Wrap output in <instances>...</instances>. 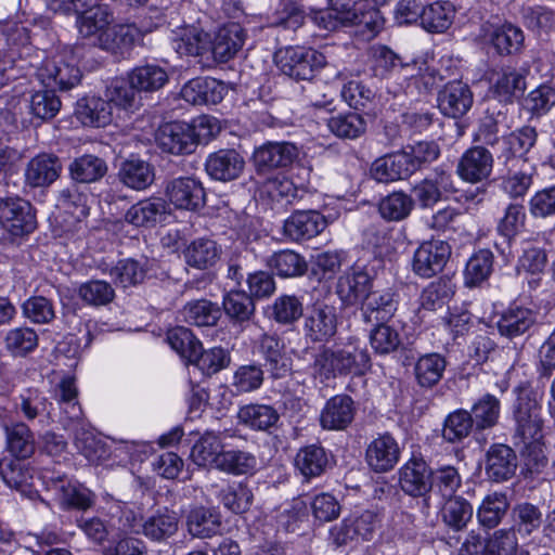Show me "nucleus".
Segmentation results:
<instances>
[{"mask_svg":"<svg viewBox=\"0 0 555 555\" xmlns=\"http://www.w3.org/2000/svg\"><path fill=\"white\" fill-rule=\"evenodd\" d=\"M331 8L315 13V23L327 30L357 26L367 39L375 37L384 27L378 9L367 7L364 0H330Z\"/></svg>","mask_w":555,"mask_h":555,"instance_id":"nucleus-1","label":"nucleus"},{"mask_svg":"<svg viewBox=\"0 0 555 555\" xmlns=\"http://www.w3.org/2000/svg\"><path fill=\"white\" fill-rule=\"evenodd\" d=\"M371 367L367 350L354 344L341 348H323L315 356L312 365L313 375L321 382L335 378L338 375H362Z\"/></svg>","mask_w":555,"mask_h":555,"instance_id":"nucleus-2","label":"nucleus"},{"mask_svg":"<svg viewBox=\"0 0 555 555\" xmlns=\"http://www.w3.org/2000/svg\"><path fill=\"white\" fill-rule=\"evenodd\" d=\"M281 70L297 80L312 78L313 72L325 65V56L311 48L288 47L276 55Z\"/></svg>","mask_w":555,"mask_h":555,"instance_id":"nucleus-3","label":"nucleus"},{"mask_svg":"<svg viewBox=\"0 0 555 555\" xmlns=\"http://www.w3.org/2000/svg\"><path fill=\"white\" fill-rule=\"evenodd\" d=\"M0 223L12 236L29 234L37 227L35 209L18 196L0 198Z\"/></svg>","mask_w":555,"mask_h":555,"instance_id":"nucleus-4","label":"nucleus"},{"mask_svg":"<svg viewBox=\"0 0 555 555\" xmlns=\"http://www.w3.org/2000/svg\"><path fill=\"white\" fill-rule=\"evenodd\" d=\"M450 256L451 246L446 241H424L414 251L412 271L420 278L430 279L443 270Z\"/></svg>","mask_w":555,"mask_h":555,"instance_id":"nucleus-5","label":"nucleus"},{"mask_svg":"<svg viewBox=\"0 0 555 555\" xmlns=\"http://www.w3.org/2000/svg\"><path fill=\"white\" fill-rule=\"evenodd\" d=\"M156 27L157 24L140 27L135 24L113 25L98 36L96 44L112 54L124 56L144 34Z\"/></svg>","mask_w":555,"mask_h":555,"instance_id":"nucleus-6","label":"nucleus"},{"mask_svg":"<svg viewBox=\"0 0 555 555\" xmlns=\"http://www.w3.org/2000/svg\"><path fill=\"white\" fill-rule=\"evenodd\" d=\"M541 409L535 398L529 395L519 396L514 411L515 434L522 443L543 439Z\"/></svg>","mask_w":555,"mask_h":555,"instance_id":"nucleus-7","label":"nucleus"},{"mask_svg":"<svg viewBox=\"0 0 555 555\" xmlns=\"http://www.w3.org/2000/svg\"><path fill=\"white\" fill-rule=\"evenodd\" d=\"M373 288V276L360 266L345 271L337 281L336 293L345 306H356L365 300Z\"/></svg>","mask_w":555,"mask_h":555,"instance_id":"nucleus-8","label":"nucleus"},{"mask_svg":"<svg viewBox=\"0 0 555 555\" xmlns=\"http://www.w3.org/2000/svg\"><path fill=\"white\" fill-rule=\"evenodd\" d=\"M90 193L86 188L68 186L60 192L57 206L62 210L65 231H74L90 212Z\"/></svg>","mask_w":555,"mask_h":555,"instance_id":"nucleus-9","label":"nucleus"},{"mask_svg":"<svg viewBox=\"0 0 555 555\" xmlns=\"http://www.w3.org/2000/svg\"><path fill=\"white\" fill-rule=\"evenodd\" d=\"M165 194L177 209L195 211L205 205V190L192 177H179L169 181Z\"/></svg>","mask_w":555,"mask_h":555,"instance_id":"nucleus-10","label":"nucleus"},{"mask_svg":"<svg viewBox=\"0 0 555 555\" xmlns=\"http://www.w3.org/2000/svg\"><path fill=\"white\" fill-rule=\"evenodd\" d=\"M336 308L325 304H317L304 320V334L312 343L330 340L337 331Z\"/></svg>","mask_w":555,"mask_h":555,"instance_id":"nucleus-11","label":"nucleus"},{"mask_svg":"<svg viewBox=\"0 0 555 555\" xmlns=\"http://www.w3.org/2000/svg\"><path fill=\"white\" fill-rule=\"evenodd\" d=\"M38 78L47 88L68 90L80 80V70L73 64L64 61L62 55L47 59L37 72Z\"/></svg>","mask_w":555,"mask_h":555,"instance_id":"nucleus-12","label":"nucleus"},{"mask_svg":"<svg viewBox=\"0 0 555 555\" xmlns=\"http://www.w3.org/2000/svg\"><path fill=\"white\" fill-rule=\"evenodd\" d=\"M501 189L511 198L524 197L533 183L534 168L524 157H507Z\"/></svg>","mask_w":555,"mask_h":555,"instance_id":"nucleus-13","label":"nucleus"},{"mask_svg":"<svg viewBox=\"0 0 555 555\" xmlns=\"http://www.w3.org/2000/svg\"><path fill=\"white\" fill-rule=\"evenodd\" d=\"M400 448L390 434H382L374 438L366 447L365 461L375 473L391 470L400 459Z\"/></svg>","mask_w":555,"mask_h":555,"instance_id":"nucleus-14","label":"nucleus"},{"mask_svg":"<svg viewBox=\"0 0 555 555\" xmlns=\"http://www.w3.org/2000/svg\"><path fill=\"white\" fill-rule=\"evenodd\" d=\"M253 157L259 171L284 168L299 157V149L291 142H267L255 150Z\"/></svg>","mask_w":555,"mask_h":555,"instance_id":"nucleus-15","label":"nucleus"},{"mask_svg":"<svg viewBox=\"0 0 555 555\" xmlns=\"http://www.w3.org/2000/svg\"><path fill=\"white\" fill-rule=\"evenodd\" d=\"M399 306V294L391 287L371 291L361 305V313L366 323L389 322Z\"/></svg>","mask_w":555,"mask_h":555,"instance_id":"nucleus-16","label":"nucleus"},{"mask_svg":"<svg viewBox=\"0 0 555 555\" xmlns=\"http://www.w3.org/2000/svg\"><path fill=\"white\" fill-rule=\"evenodd\" d=\"M492 169V154L482 146H474L461 156L456 172L465 182L479 183L490 177Z\"/></svg>","mask_w":555,"mask_h":555,"instance_id":"nucleus-17","label":"nucleus"},{"mask_svg":"<svg viewBox=\"0 0 555 555\" xmlns=\"http://www.w3.org/2000/svg\"><path fill=\"white\" fill-rule=\"evenodd\" d=\"M246 40L244 28L237 23H229L220 27L209 47L215 61L225 63L233 59L243 48Z\"/></svg>","mask_w":555,"mask_h":555,"instance_id":"nucleus-18","label":"nucleus"},{"mask_svg":"<svg viewBox=\"0 0 555 555\" xmlns=\"http://www.w3.org/2000/svg\"><path fill=\"white\" fill-rule=\"evenodd\" d=\"M245 167L244 157L234 149H222L208 155L205 169L210 178L218 181L237 179Z\"/></svg>","mask_w":555,"mask_h":555,"instance_id":"nucleus-19","label":"nucleus"},{"mask_svg":"<svg viewBox=\"0 0 555 555\" xmlns=\"http://www.w3.org/2000/svg\"><path fill=\"white\" fill-rule=\"evenodd\" d=\"M356 404L348 395H336L328 399L320 413V425L325 430H344L353 421Z\"/></svg>","mask_w":555,"mask_h":555,"instance_id":"nucleus-20","label":"nucleus"},{"mask_svg":"<svg viewBox=\"0 0 555 555\" xmlns=\"http://www.w3.org/2000/svg\"><path fill=\"white\" fill-rule=\"evenodd\" d=\"M188 122L173 121L159 127L156 142L162 151L181 155L190 154L195 150L193 137Z\"/></svg>","mask_w":555,"mask_h":555,"instance_id":"nucleus-21","label":"nucleus"},{"mask_svg":"<svg viewBox=\"0 0 555 555\" xmlns=\"http://www.w3.org/2000/svg\"><path fill=\"white\" fill-rule=\"evenodd\" d=\"M489 91L500 102L509 103L526 89L525 75L515 67L506 66L493 70L489 77Z\"/></svg>","mask_w":555,"mask_h":555,"instance_id":"nucleus-22","label":"nucleus"},{"mask_svg":"<svg viewBox=\"0 0 555 555\" xmlns=\"http://www.w3.org/2000/svg\"><path fill=\"white\" fill-rule=\"evenodd\" d=\"M327 225L325 217L317 210H298L284 222V233L293 241L309 240L320 234Z\"/></svg>","mask_w":555,"mask_h":555,"instance_id":"nucleus-23","label":"nucleus"},{"mask_svg":"<svg viewBox=\"0 0 555 555\" xmlns=\"http://www.w3.org/2000/svg\"><path fill=\"white\" fill-rule=\"evenodd\" d=\"M408 154L403 152L387 154L376 158L371 167L372 179L379 183H391L406 179L412 175Z\"/></svg>","mask_w":555,"mask_h":555,"instance_id":"nucleus-24","label":"nucleus"},{"mask_svg":"<svg viewBox=\"0 0 555 555\" xmlns=\"http://www.w3.org/2000/svg\"><path fill=\"white\" fill-rule=\"evenodd\" d=\"M257 350L274 378L284 377L291 372V358L285 352L284 343L276 335H261Z\"/></svg>","mask_w":555,"mask_h":555,"instance_id":"nucleus-25","label":"nucleus"},{"mask_svg":"<svg viewBox=\"0 0 555 555\" xmlns=\"http://www.w3.org/2000/svg\"><path fill=\"white\" fill-rule=\"evenodd\" d=\"M227 87L214 78H195L181 89V98L193 105L217 104L222 101Z\"/></svg>","mask_w":555,"mask_h":555,"instance_id":"nucleus-26","label":"nucleus"},{"mask_svg":"<svg viewBox=\"0 0 555 555\" xmlns=\"http://www.w3.org/2000/svg\"><path fill=\"white\" fill-rule=\"evenodd\" d=\"M62 163L56 155L41 153L33 157L25 169V181L31 188L51 185L60 177Z\"/></svg>","mask_w":555,"mask_h":555,"instance_id":"nucleus-27","label":"nucleus"},{"mask_svg":"<svg viewBox=\"0 0 555 555\" xmlns=\"http://www.w3.org/2000/svg\"><path fill=\"white\" fill-rule=\"evenodd\" d=\"M439 108L446 116L459 118L465 115L473 104V93L462 81L448 82L439 93Z\"/></svg>","mask_w":555,"mask_h":555,"instance_id":"nucleus-28","label":"nucleus"},{"mask_svg":"<svg viewBox=\"0 0 555 555\" xmlns=\"http://www.w3.org/2000/svg\"><path fill=\"white\" fill-rule=\"evenodd\" d=\"M1 427L5 433L8 451L16 459H28L35 452V437L29 427L17 422L10 424L9 420L0 414Z\"/></svg>","mask_w":555,"mask_h":555,"instance_id":"nucleus-29","label":"nucleus"},{"mask_svg":"<svg viewBox=\"0 0 555 555\" xmlns=\"http://www.w3.org/2000/svg\"><path fill=\"white\" fill-rule=\"evenodd\" d=\"M517 468V456L506 444H494L487 453L486 474L495 481L501 482L513 477Z\"/></svg>","mask_w":555,"mask_h":555,"instance_id":"nucleus-30","label":"nucleus"},{"mask_svg":"<svg viewBox=\"0 0 555 555\" xmlns=\"http://www.w3.org/2000/svg\"><path fill=\"white\" fill-rule=\"evenodd\" d=\"M223 453L220 435L215 431H205L193 444L190 456L199 467L219 469Z\"/></svg>","mask_w":555,"mask_h":555,"instance_id":"nucleus-31","label":"nucleus"},{"mask_svg":"<svg viewBox=\"0 0 555 555\" xmlns=\"http://www.w3.org/2000/svg\"><path fill=\"white\" fill-rule=\"evenodd\" d=\"M401 489L413 496L425 495L431 489V472L423 460H411L400 469Z\"/></svg>","mask_w":555,"mask_h":555,"instance_id":"nucleus-32","label":"nucleus"},{"mask_svg":"<svg viewBox=\"0 0 555 555\" xmlns=\"http://www.w3.org/2000/svg\"><path fill=\"white\" fill-rule=\"evenodd\" d=\"M221 255V246L214 240L205 237L192 241L183 251L185 262L198 270L214 268L219 262Z\"/></svg>","mask_w":555,"mask_h":555,"instance_id":"nucleus-33","label":"nucleus"},{"mask_svg":"<svg viewBox=\"0 0 555 555\" xmlns=\"http://www.w3.org/2000/svg\"><path fill=\"white\" fill-rule=\"evenodd\" d=\"M535 322V313L526 307L512 306L496 322L499 333L509 339L524 335Z\"/></svg>","mask_w":555,"mask_h":555,"instance_id":"nucleus-34","label":"nucleus"},{"mask_svg":"<svg viewBox=\"0 0 555 555\" xmlns=\"http://www.w3.org/2000/svg\"><path fill=\"white\" fill-rule=\"evenodd\" d=\"M377 525V516L371 511H363L360 514H352L345 518L339 527L336 537L338 544L347 543L348 540L362 538L370 540Z\"/></svg>","mask_w":555,"mask_h":555,"instance_id":"nucleus-35","label":"nucleus"},{"mask_svg":"<svg viewBox=\"0 0 555 555\" xmlns=\"http://www.w3.org/2000/svg\"><path fill=\"white\" fill-rule=\"evenodd\" d=\"M330 465V456L325 449L319 444H309L298 450L295 456V466L307 478L321 476Z\"/></svg>","mask_w":555,"mask_h":555,"instance_id":"nucleus-36","label":"nucleus"},{"mask_svg":"<svg viewBox=\"0 0 555 555\" xmlns=\"http://www.w3.org/2000/svg\"><path fill=\"white\" fill-rule=\"evenodd\" d=\"M167 204L160 197H150L132 205L125 215V220L134 227H153L165 215Z\"/></svg>","mask_w":555,"mask_h":555,"instance_id":"nucleus-37","label":"nucleus"},{"mask_svg":"<svg viewBox=\"0 0 555 555\" xmlns=\"http://www.w3.org/2000/svg\"><path fill=\"white\" fill-rule=\"evenodd\" d=\"M118 177L127 188L143 191L154 182L155 171L147 162L131 158L122 163Z\"/></svg>","mask_w":555,"mask_h":555,"instance_id":"nucleus-38","label":"nucleus"},{"mask_svg":"<svg viewBox=\"0 0 555 555\" xmlns=\"http://www.w3.org/2000/svg\"><path fill=\"white\" fill-rule=\"evenodd\" d=\"M76 115L85 126L105 127L112 121L113 111L106 100L88 96L77 103Z\"/></svg>","mask_w":555,"mask_h":555,"instance_id":"nucleus-39","label":"nucleus"},{"mask_svg":"<svg viewBox=\"0 0 555 555\" xmlns=\"http://www.w3.org/2000/svg\"><path fill=\"white\" fill-rule=\"evenodd\" d=\"M237 417L246 427L266 431L278 423L280 415L272 405L256 403L242 406Z\"/></svg>","mask_w":555,"mask_h":555,"instance_id":"nucleus-40","label":"nucleus"},{"mask_svg":"<svg viewBox=\"0 0 555 555\" xmlns=\"http://www.w3.org/2000/svg\"><path fill=\"white\" fill-rule=\"evenodd\" d=\"M178 517L167 508L159 509L142 524V533L154 541H163L173 535L178 530Z\"/></svg>","mask_w":555,"mask_h":555,"instance_id":"nucleus-41","label":"nucleus"},{"mask_svg":"<svg viewBox=\"0 0 555 555\" xmlns=\"http://www.w3.org/2000/svg\"><path fill=\"white\" fill-rule=\"evenodd\" d=\"M455 8L450 1H436L422 11V25L430 33H443L453 23Z\"/></svg>","mask_w":555,"mask_h":555,"instance_id":"nucleus-42","label":"nucleus"},{"mask_svg":"<svg viewBox=\"0 0 555 555\" xmlns=\"http://www.w3.org/2000/svg\"><path fill=\"white\" fill-rule=\"evenodd\" d=\"M26 106L31 116V121H48L56 116L62 103L52 90H39L30 94Z\"/></svg>","mask_w":555,"mask_h":555,"instance_id":"nucleus-43","label":"nucleus"},{"mask_svg":"<svg viewBox=\"0 0 555 555\" xmlns=\"http://www.w3.org/2000/svg\"><path fill=\"white\" fill-rule=\"evenodd\" d=\"M186 526L193 537L204 539L218 533L221 520L215 511L199 506L190 511Z\"/></svg>","mask_w":555,"mask_h":555,"instance_id":"nucleus-44","label":"nucleus"},{"mask_svg":"<svg viewBox=\"0 0 555 555\" xmlns=\"http://www.w3.org/2000/svg\"><path fill=\"white\" fill-rule=\"evenodd\" d=\"M173 41L179 54L199 56L209 52L211 37L195 27H184Z\"/></svg>","mask_w":555,"mask_h":555,"instance_id":"nucleus-45","label":"nucleus"},{"mask_svg":"<svg viewBox=\"0 0 555 555\" xmlns=\"http://www.w3.org/2000/svg\"><path fill=\"white\" fill-rule=\"evenodd\" d=\"M447 361L439 353H427L422 356L415 363L414 374L420 386L431 388L437 385L443 376Z\"/></svg>","mask_w":555,"mask_h":555,"instance_id":"nucleus-46","label":"nucleus"},{"mask_svg":"<svg viewBox=\"0 0 555 555\" xmlns=\"http://www.w3.org/2000/svg\"><path fill=\"white\" fill-rule=\"evenodd\" d=\"M107 172L104 159L86 154L75 158L69 165V173L73 180L80 183H92L103 178Z\"/></svg>","mask_w":555,"mask_h":555,"instance_id":"nucleus-47","label":"nucleus"},{"mask_svg":"<svg viewBox=\"0 0 555 555\" xmlns=\"http://www.w3.org/2000/svg\"><path fill=\"white\" fill-rule=\"evenodd\" d=\"M472 504L462 496L449 498L441 508L443 524L453 531H462L473 517Z\"/></svg>","mask_w":555,"mask_h":555,"instance_id":"nucleus-48","label":"nucleus"},{"mask_svg":"<svg viewBox=\"0 0 555 555\" xmlns=\"http://www.w3.org/2000/svg\"><path fill=\"white\" fill-rule=\"evenodd\" d=\"M222 307L233 323L248 322L255 314L254 299L244 291H231L223 296Z\"/></svg>","mask_w":555,"mask_h":555,"instance_id":"nucleus-49","label":"nucleus"},{"mask_svg":"<svg viewBox=\"0 0 555 555\" xmlns=\"http://www.w3.org/2000/svg\"><path fill=\"white\" fill-rule=\"evenodd\" d=\"M413 207L414 201L409 194L395 191L379 201L378 212L384 220L398 222L408 218Z\"/></svg>","mask_w":555,"mask_h":555,"instance_id":"nucleus-50","label":"nucleus"},{"mask_svg":"<svg viewBox=\"0 0 555 555\" xmlns=\"http://www.w3.org/2000/svg\"><path fill=\"white\" fill-rule=\"evenodd\" d=\"M111 14L108 10L93 3L82 10L77 17V27L79 34L83 37L99 36L111 25Z\"/></svg>","mask_w":555,"mask_h":555,"instance_id":"nucleus-51","label":"nucleus"},{"mask_svg":"<svg viewBox=\"0 0 555 555\" xmlns=\"http://www.w3.org/2000/svg\"><path fill=\"white\" fill-rule=\"evenodd\" d=\"M455 285L451 279L440 278L428 284L420 297V308L427 311H435L453 297Z\"/></svg>","mask_w":555,"mask_h":555,"instance_id":"nucleus-52","label":"nucleus"},{"mask_svg":"<svg viewBox=\"0 0 555 555\" xmlns=\"http://www.w3.org/2000/svg\"><path fill=\"white\" fill-rule=\"evenodd\" d=\"M328 129L338 138L357 139L366 131V120L357 112L340 113L327 120Z\"/></svg>","mask_w":555,"mask_h":555,"instance_id":"nucleus-53","label":"nucleus"},{"mask_svg":"<svg viewBox=\"0 0 555 555\" xmlns=\"http://www.w3.org/2000/svg\"><path fill=\"white\" fill-rule=\"evenodd\" d=\"M267 263L282 278L300 276L308 269L305 258L291 249L274 253L269 257Z\"/></svg>","mask_w":555,"mask_h":555,"instance_id":"nucleus-54","label":"nucleus"},{"mask_svg":"<svg viewBox=\"0 0 555 555\" xmlns=\"http://www.w3.org/2000/svg\"><path fill=\"white\" fill-rule=\"evenodd\" d=\"M183 320L196 326H214L220 315V308L209 300L201 299L188 302L182 310Z\"/></svg>","mask_w":555,"mask_h":555,"instance_id":"nucleus-55","label":"nucleus"},{"mask_svg":"<svg viewBox=\"0 0 555 555\" xmlns=\"http://www.w3.org/2000/svg\"><path fill=\"white\" fill-rule=\"evenodd\" d=\"M508 508V501L503 493L494 492L487 495L477 509L479 524L488 529L496 527Z\"/></svg>","mask_w":555,"mask_h":555,"instance_id":"nucleus-56","label":"nucleus"},{"mask_svg":"<svg viewBox=\"0 0 555 555\" xmlns=\"http://www.w3.org/2000/svg\"><path fill=\"white\" fill-rule=\"evenodd\" d=\"M129 79L137 91L153 92L165 86L168 75L160 66L149 64L135 67Z\"/></svg>","mask_w":555,"mask_h":555,"instance_id":"nucleus-57","label":"nucleus"},{"mask_svg":"<svg viewBox=\"0 0 555 555\" xmlns=\"http://www.w3.org/2000/svg\"><path fill=\"white\" fill-rule=\"evenodd\" d=\"M370 345L377 354L395 352L401 345V336L397 328L388 322H376L370 332Z\"/></svg>","mask_w":555,"mask_h":555,"instance_id":"nucleus-58","label":"nucleus"},{"mask_svg":"<svg viewBox=\"0 0 555 555\" xmlns=\"http://www.w3.org/2000/svg\"><path fill=\"white\" fill-rule=\"evenodd\" d=\"M256 456L243 450H224L219 466L220 472L234 476L253 474L257 469Z\"/></svg>","mask_w":555,"mask_h":555,"instance_id":"nucleus-59","label":"nucleus"},{"mask_svg":"<svg viewBox=\"0 0 555 555\" xmlns=\"http://www.w3.org/2000/svg\"><path fill=\"white\" fill-rule=\"evenodd\" d=\"M106 101L116 108L128 111L138 104V91L132 86L130 79H114L106 88Z\"/></svg>","mask_w":555,"mask_h":555,"instance_id":"nucleus-60","label":"nucleus"},{"mask_svg":"<svg viewBox=\"0 0 555 555\" xmlns=\"http://www.w3.org/2000/svg\"><path fill=\"white\" fill-rule=\"evenodd\" d=\"M473 425L470 413L462 409L456 410L446 417L442 427V438L450 443L460 442L468 437Z\"/></svg>","mask_w":555,"mask_h":555,"instance_id":"nucleus-61","label":"nucleus"},{"mask_svg":"<svg viewBox=\"0 0 555 555\" xmlns=\"http://www.w3.org/2000/svg\"><path fill=\"white\" fill-rule=\"evenodd\" d=\"M493 270V254L489 249L475 253L466 263L465 283L476 286L486 281Z\"/></svg>","mask_w":555,"mask_h":555,"instance_id":"nucleus-62","label":"nucleus"},{"mask_svg":"<svg viewBox=\"0 0 555 555\" xmlns=\"http://www.w3.org/2000/svg\"><path fill=\"white\" fill-rule=\"evenodd\" d=\"M490 41L500 54H512L520 50L524 34L518 27L505 24L492 30Z\"/></svg>","mask_w":555,"mask_h":555,"instance_id":"nucleus-63","label":"nucleus"},{"mask_svg":"<svg viewBox=\"0 0 555 555\" xmlns=\"http://www.w3.org/2000/svg\"><path fill=\"white\" fill-rule=\"evenodd\" d=\"M167 341L170 347L190 363L194 360L201 341L194 336L191 330L184 326H177L167 333Z\"/></svg>","mask_w":555,"mask_h":555,"instance_id":"nucleus-64","label":"nucleus"}]
</instances>
